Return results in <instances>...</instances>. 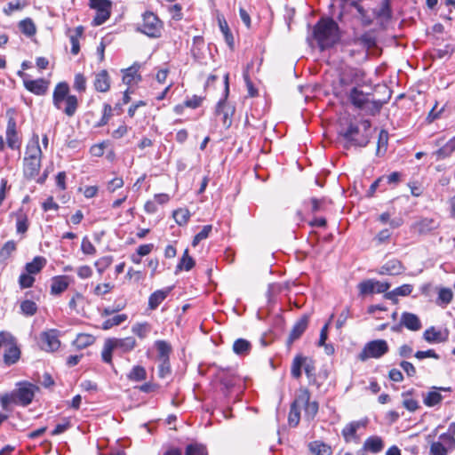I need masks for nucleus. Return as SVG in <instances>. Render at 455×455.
Wrapping results in <instances>:
<instances>
[{"label": "nucleus", "mask_w": 455, "mask_h": 455, "mask_svg": "<svg viewBox=\"0 0 455 455\" xmlns=\"http://www.w3.org/2000/svg\"><path fill=\"white\" fill-rule=\"evenodd\" d=\"M313 37L321 51L332 47L339 40V26L331 18H322L314 26Z\"/></svg>", "instance_id": "1"}, {"label": "nucleus", "mask_w": 455, "mask_h": 455, "mask_svg": "<svg viewBox=\"0 0 455 455\" xmlns=\"http://www.w3.org/2000/svg\"><path fill=\"white\" fill-rule=\"evenodd\" d=\"M41 157L42 150L36 137L35 140L28 144L23 160V173L27 179L31 180L38 176L41 168Z\"/></svg>", "instance_id": "2"}, {"label": "nucleus", "mask_w": 455, "mask_h": 455, "mask_svg": "<svg viewBox=\"0 0 455 455\" xmlns=\"http://www.w3.org/2000/svg\"><path fill=\"white\" fill-rule=\"evenodd\" d=\"M389 351V347L385 339H374L367 342L358 354L357 359L366 362L369 359H379Z\"/></svg>", "instance_id": "3"}, {"label": "nucleus", "mask_w": 455, "mask_h": 455, "mask_svg": "<svg viewBox=\"0 0 455 455\" xmlns=\"http://www.w3.org/2000/svg\"><path fill=\"white\" fill-rule=\"evenodd\" d=\"M162 21L152 12H146L142 15V22L139 30L149 37L156 38L161 36Z\"/></svg>", "instance_id": "4"}, {"label": "nucleus", "mask_w": 455, "mask_h": 455, "mask_svg": "<svg viewBox=\"0 0 455 455\" xmlns=\"http://www.w3.org/2000/svg\"><path fill=\"white\" fill-rule=\"evenodd\" d=\"M341 135L351 145L357 147H366L370 141V136L367 133L360 135L359 127L352 124L341 132Z\"/></svg>", "instance_id": "5"}, {"label": "nucleus", "mask_w": 455, "mask_h": 455, "mask_svg": "<svg viewBox=\"0 0 455 455\" xmlns=\"http://www.w3.org/2000/svg\"><path fill=\"white\" fill-rule=\"evenodd\" d=\"M36 390H37V387L31 383L20 384L19 387L13 390L17 404L21 406L30 404L35 396Z\"/></svg>", "instance_id": "6"}, {"label": "nucleus", "mask_w": 455, "mask_h": 455, "mask_svg": "<svg viewBox=\"0 0 455 455\" xmlns=\"http://www.w3.org/2000/svg\"><path fill=\"white\" fill-rule=\"evenodd\" d=\"M389 288V283L380 282L374 279H368L363 282H361L358 284V289L361 295L383 293L386 292Z\"/></svg>", "instance_id": "7"}, {"label": "nucleus", "mask_w": 455, "mask_h": 455, "mask_svg": "<svg viewBox=\"0 0 455 455\" xmlns=\"http://www.w3.org/2000/svg\"><path fill=\"white\" fill-rule=\"evenodd\" d=\"M225 98L222 100H220L217 107H216V113L218 115H223V124L226 127H229L232 124L231 119L229 118L230 115H233L234 113V108L228 106L227 104V97L228 94V74L225 75Z\"/></svg>", "instance_id": "8"}, {"label": "nucleus", "mask_w": 455, "mask_h": 455, "mask_svg": "<svg viewBox=\"0 0 455 455\" xmlns=\"http://www.w3.org/2000/svg\"><path fill=\"white\" fill-rule=\"evenodd\" d=\"M40 339L41 347L45 351H55L60 346L58 331L54 329L44 331L41 334Z\"/></svg>", "instance_id": "9"}, {"label": "nucleus", "mask_w": 455, "mask_h": 455, "mask_svg": "<svg viewBox=\"0 0 455 455\" xmlns=\"http://www.w3.org/2000/svg\"><path fill=\"white\" fill-rule=\"evenodd\" d=\"M68 84L65 82L59 83L52 94V102L57 109H62V104L64 100L70 95Z\"/></svg>", "instance_id": "10"}, {"label": "nucleus", "mask_w": 455, "mask_h": 455, "mask_svg": "<svg viewBox=\"0 0 455 455\" xmlns=\"http://www.w3.org/2000/svg\"><path fill=\"white\" fill-rule=\"evenodd\" d=\"M404 267L402 262L396 259L387 260L384 265L378 270L379 275H397L403 273Z\"/></svg>", "instance_id": "11"}, {"label": "nucleus", "mask_w": 455, "mask_h": 455, "mask_svg": "<svg viewBox=\"0 0 455 455\" xmlns=\"http://www.w3.org/2000/svg\"><path fill=\"white\" fill-rule=\"evenodd\" d=\"M7 145L12 149L20 148V143L16 132V122L13 117H10L6 128Z\"/></svg>", "instance_id": "12"}, {"label": "nucleus", "mask_w": 455, "mask_h": 455, "mask_svg": "<svg viewBox=\"0 0 455 455\" xmlns=\"http://www.w3.org/2000/svg\"><path fill=\"white\" fill-rule=\"evenodd\" d=\"M401 324L411 331H419L422 327L419 316L413 313L403 312L401 315Z\"/></svg>", "instance_id": "13"}, {"label": "nucleus", "mask_w": 455, "mask_h": 455, "mask_svg": "<svg viewBox=\"0 0 455 455\" xmlns=\"http://www.w3.org/2000/svg\"><path fill=\"white\" fill-rule=\"evenodd\" d=\"M23 84L28 91L36 95H44L48 88V83L43 78L36 80L24 79Z\"/></svg>", "instance_id": "14"}, {"label": "nucleus", "mask_w": 455, "mask_h": 455, "mask_svg": "<svg viewBox=\"0 0 455 455\" xmlns=\"http://www.w3.org/2000/svg\"><path fill=\"white\" fill-rule=\"evenodd\" d=\"M383 448L384 442L382 438L378 435H371L364 441L363 448L360 449V451H364L365 453L370 451L376 454L380 452Z\"/></svg>", "instance_id": "15"}, {"label": "nucleus", "mask_w": 455, "mask_h": 455, "mask_svg": "<svg viewBox=\"0 0 455 455\" xmlns=\"http://www.w3.org/2000/svg\"><path fill=\"white\" fill-rule=\"evenodd\" d=\"M110 342L114 348L120 350L122 353H128L136 347V340L133 337H126L123 339L110 338Z\"/></svg>", "instance_id": "16"}, {"label": "nucleus", "mask_w": 455, "mask_h": 455, "mask_svg": "<svg viewBox=\"0 0 455 455\" xmlns=\"http://www.w3.org/2000/svg\"><path fill=\"white\" fill-rule=\"evenodd\" d=\"M307 325L308 316L305 315L293 325L288 338V342L292 343L294 340L298 339L307 330Z\"/></svg>", "instance_id": "17"}, {"label": "nucleus", "mask_w": 455, "mask_h": 455, "mask_svg": "<svg viewBox=\"0 0 455 455\" xmlns=\"http://www.w3.org/2000/svg\"><path fill=\"white\" fill-rule=\"evenodd\" d=\"M423 339L428 343L444 342L448 339V331L442 332L432 326L424 331Z\"/></svg>", "instance_id": "18"}, {"label": "nucleus", "mask_w": 455, "mask_h": 455, "mask_svg": "<svg viewBox=\"0 0 455 455\" xmlns=\"http://www.w3.org/2000/svg\"><path fill=\"white\" fill-rule=\"evenodd\" d=\"M350 102L357 108H363L368 103V95L365 94L363 91L358 90L356 87H354L348 95Z\"/></svg>", "instance_id": "19"}, {"label": "nucleus", "mask_w": 455, "mask_h": 455, "mask_svg": "<svg viewBox=\"0 0 455 455\" xmlns=\"http://www.w3.org/2000/svg\"><path fill=\"white\" fill-rule=\"evenodd\" d=\"M172 288L168 287L163 290H157L154 291L148 299V307L152 310L157 308V307L166 299L168 294L171 292Z\"/></svg>", "instance_id": "20"}, {"label": "nucleus", "mask_w": 455, "mask_h": 455, "mask_svg": "<svg viewBox=\"0 0 455 455\" xmlns=\"http://www.w3.org/2000/svg\"><path fill=\"white\" fill-rule=\"evenodd\" d=\"M439 226L438 222L432 218H424L414 224V228L419 234H427L435 230Z\"/></svg>", "instance_id": "21"}, {"label": "nucleus", "mask_w": 455, "mask_h": 455, "mask_svg": "<svg viewBox=\"0 0 455 455\" xmlns=\"http://www.w3.org/2000/svg\"><path fill=\"white\" fill-rule=\"evenodd\" d=\"M94 87L98 92H106L109 90L110 80L107 70H101L95 76Z\"/></svg>", "instance_id": "22"}, {"label": "nucleus", "mask_w": 455, "mask_h": 455, "mask_svg": "<svg viewBox=\"0 0 455 455\" xmlns=\"http://www.w3.org/2000/svg\"><path fill=\"white\" fill-rule=\"evenodd\" d=\"M68 287V277L65 275H59L52 278L51 284V293L59 295L67 290Z\"/></svg>", "instance_id": "23"}, {"label": "nucleus", "mask_w": 455, "mask_h": 455, "mask_svg": "<svg viewBox=\"0 0 455 455\" xmlns=\"http://www.w3.org/2000/svg\"><path fill=\"white\" fill-rule=\"evenodd\" d=\"M308 450L314 455H331V448L322 441H313L308 443Z\"/></svg>", "instance_id": "24"}, {"label": "nucleus", "mask_w": 455, "mask_h": 455, "mask_svg": "<svg viewBox=\"0 0 455 455\" xmlns=\"http://www.w3.org/2000/svg\"><path fill=\"white\" fill-rule=\"evenodd\" d=\"M251 350V344L245 339H237L233 343V352L240 356H244L250 354Z\"/></svg>", "instance_id": "25"}, {"label": "nucleus", "mask_w": 455, "mask_h": 455, "mask_svg": "<svg viewBox=\"0 0 455 455\" xmlns=\"http://www.w3.org/2000/svg\"><path fill=\"white\" fill-rule=\"evenodd\" d=\"M392 0H382L380 8L373 10V13L377 19H382L384 20H389L392 18Z\"/></svg>", "instance_id": "26"}, {"label": "nucleus", "mask_w": 455, "mask_h": 455, "mask_svg": "<svg viewBox=\"0 0 455 455\" xmlns=\"http://www.w3.org/2000/svg\"><path fill=\"white\" fill-rule=\"evenodd\" d=\"M152 331V325L148 322L136 323L132 327V332L139 339H146Z\"/></svg>", "instance_id": "27"}, {"label": "nucleus", "mask_w": 455, "mask_h": 455, "mask_svg": "<svg viewBox=\"0 0 455 455\" xmlns=\"http://www.w3.org/2000/svg\"><path fill=\"white\" fill-rule=\"evenodd\" d=\"M45 264L46 259L44 257L36 256L31 262L26 264L25 268L29 275H36L42 270Z\"/></svg>", "instance_id": "28"}, {"label": "nucleus", "mask_w": 455, "mask_h": 455, "mask_svg": "<svg viewBox=\"0 0 455 455\" xmlns=\"http://www.w3.org/2000/svg\"><path fill=\"white\" fill-rule=\"evenodd\" d=\"M95 341L94 336L87 333H79L76 339L73 341L74 346L78 349H84Z\"/></svg>", "instance_id": "29"}, {"label": "nucleus", "mask_w": 455, "mask_h": 455, "mask_svg": "<svg viewBox=\"0 0 455 455\" xmlns=\"http://www.w3.org/2000/svg\"><path fill=\"white\" fill-rule=\"evenodd\" d=\"M306 357L307 356L300 355H298L294 357L291 368V374L294 379H299L301 377V368H304Z\"/></svg>", "instance_id": "30"}, {"label": "nucleus", "mask_w": 455, "mask_h": 455, "mask_svg": "<svg viewBox=\"0 0 455 455\" xmlns=\"http://www.w3.org/2000/svg\"><path fill=\"white\" fill-rule=\"evenodd\" d=\"M20 356V349L16 346L11 345L4 355V362L7 365H12L18 362Z\"/></svg>", "instance_id": "31"}, {"label": "nucleus", "mask_w": 455, "mask_h": 455, "mask_svg": "<svg viewBox=\"0 0 455 455\" xmlns=\"http://www.w3.org/2000/svg\"><path fill=\"white\" fill-rule=\"evenodd\" d=\"M219 26L220 28V31L222 32L225 41L228 44V45L232 49L234 47V37L233 35L230 32V29L228 28V22L223 17H218Z\"/></svg>", "instance_id": "32"}, {"label": "nucleus", "mask_w": 455, "mask_h": 455, "mask_svg": "<svg viewBox=\"0 0 455 455\" xmlns=\"http://www.w3.org/2000/svg\"><path fill=\"white\" fill-rule=\"evenodd\" d=\"M195 266V260L188 255V250L186 249L182 258L176 267V273L181 270L189 271Z\"/></svg>", "instance_id": "33"}, {"label": "nucleus", "mask_w": 455, "mask_h": 455, "mask_svg": "<svg viewBox=\"0 0 455 455\" xmlns=\"http://www.w3.org/2000/svg\"><path fill=\"white\" fill-rule=\"evenodd\" d=\"M310 401V393L307 388H299L291 405L299 408L304 407Z\"/></svg>", "instance_id": "34"}, {"label": "nucleus", "mask_w": 455, "mask_h": 455, "mask_svg": "<svg viewBox=\"0 0 455 455\" xmlns=\"http://www.w3.org/2000/svg\"><path fill=\"white\" fill-rule=\"evenodd\" d=\"M66 107H62V111L68 116H73L77 109L78 106V100L76 96L70 95L68 98H67L64 100Z\"/></svg>", "instance_id": "35"}, {"label": "nucleus", "mask_w": 455, "mask_h": 455, "mask_svg": "<svg viewBox=\"0 0 455 455\" xmlns=\"http://www.w3.org/2000/svg\"><path fill=\"white\" fill-rule=\"evenodd\" d=\"M156 350L158 352L159 360L169 359V355L172 351L171 345L165 340H157L155 343Z\"/></svg>", "instance_id": "36"}, {"label": "nucleus", "mask_w": 455, "mask_h": 455, "mask_svg": "<svg viewBox=\"0 0 455 455\" xmlns=\"http://www.w3.org/2000/svg\"><path fill=\"white\" fill-rule=\"evenodd\" d=\"M84 28L79 26L76 28L75 33L70 36L71 53L74 55L78 54L80 51L79 38L82 36Z\"/></svg>", "instance_id": "37"}, {"label": "nucleus", "mask_w": 455, "mask_h": 455, "mask_svg": "<svg viewBox=\"0 0 455 455\" xmlns=\"http://www.w3.org/2000/svg\"><path fill=\"white\" fill-rule=\"evenodd\" d=\"M19 28L20 31L28 36H34L36 31L35 23L29 18L20 20L19 22Z\"/></svg>", "instance_id": "38"}, {"label": "nucleus", "mask_w": 455, "mask_h": 455, "mask_svg": "<svg viewBox=\"0 0 455 455\" xmlns=\"http://www.w3.org/2000/svg\"><path fill=\"white\" fill-rule=\"evenodd\" d=\"M16 230L18 234H24L28 228V217L22 211L16 213Z\"/></svg>", "instance_id": "39"}, {"label": "nucleus", "mask_w": 455, "mask_h": 455, "mask_svg": "<svg viewBox=\"0 0 455 455\" xmlns=\"http://www.w3.org/2000/svg\"><path fill=\"white\" fill-rule=\"evenodd\" d=\"M443 400V395L434 390V391H430L428 392L425 396H424V404L427 407H433V406H435L437 405L438 403H440Z\"/></svg>", "instance_id": "40"}, {"label": "nucleus", "mask_w": 455, "mask_h": 455, "mask_svg": "<svg viewBox=\"0 0 455 455\" xmlns=\"http://www.w3.org/2000/svg\"><path fill=\"white\" fill-rule=\"evenodd\" d=\"M127 320V315L120 314L114 315L111 318L105 320L102 323V329L108 330L114 326L120 325L122 323Z\"/></svg>", "instance_id": "41"}, {"label": "nucleus", "mask_w": 455, "mask_h": 455, "mask_svg": "<svg viewBox=\"0 0 455 455\" xmlns=\"http://www.w3.org/2000/svg\"><path fill=\"white\" fill-rule=\"evenodd\" d=\"M20 311L26 316H32L37 312V306L36 302L25 299L20 303Z\"/></svg>", "instance_id": "42"}, {"label": "nucleus", "mask_w": 455, "mask_h": 455, "mask_svg": "<svg viewBox=\"0 0 455 455\" xmlns=\"http://www.w3.org/2000/svg\"><path fill=\"white\" fill-rule=\"evenodd\" d=\"M127 377L132 381H141L146 379L147 372L144 367L137 365L132 369Z\"/></svg>", "instance_id": "43"}, {"label": "nucleus", "mask_w": 455, "mask_h": 455, "mask_svg": "<svg viewBox=\"0 0 455 455\" xmlns=\"http://www.w3.org/2000/svg\"><path fill=\"white\" fill-rule=\"evenodd\" d=\"M453 293L449 288H441L438 292L437 304L446 306L452 300Z\"/></svg>", "instance_id": "44"}, {"label": "nucleus", "mask_w": 455, "mask_h": 455, "mask_svg": "<svg viewBox=\"0 0 455 455\" xmlns=\"http://www.w3.org/2000/svg\"><path fill=\"white\" fill-rule=\"evenodd\" d=\"M114 350V346L110 342L109 339H106L101 352V357L104 363L109 364L112 363V353Z\"/></svg>", "instance_id": "45"}, {"label": "nucleus", "mask_w": 455, "mask_h": 455, "mask_svg": "<svg viewBox=\"0 0 455 455\" xmlns=\"http://www.w3.org/2000/svg\"><path fill=\"white\" fill-rule=\"evenodd\" d=\"M139 67L132 66L124 70L123 82L126 84H131L135 81V78L140 76L138 75Z\"/></svg>", "instance_id": "46"}, {"label": "nucleus", "mask_w": 455, "mask_h": 455, "mask_svg": "<svg viewBox=\"0 0 455 455\" xmlns=\"http://www.w3.org/2000/svg\"><path fill=\"white\" fill-rule=\"evenodd\" d=\"M190 217V213L187 209H178L173 212V218L180 226L185 225Z\"/></svg>", "instance_id": "47"}, {"label": "nucleus", "mask_w": 455, "mask_h": 455, "mask_svg": "<svg viewBox=\"0 0 455 455\" xmlns=\"http://www.w3.org/2000/svg\"><path fill=\"white\" fill-rule=\"evenodd\" d=\"M304 371L309 380V383H312L315 380V366L314 361L309 358L306 357L305 364H304Z\"/></svg>", "instance_id": "48"}, {"label": "nucleus", "mask_w": 455, "mask_h": 455, "mask_svg": "<svg viewBox=\"0 0 455 455\" xmlns=\"http://www.w3.org/2000/svg\"><path fill=\"white\" fill-rule=\"evenodd\" d=\"M185 455H208L205 446L198 443H191L186 447Z\"/></svg>", "instance_id": "49"}, {"label": "nucleus", "mask_w": 455, "mask_h": 455, "mask_svg": "<svg viewBox=\"0 0 455 455\" xmlns=\"http://www.w3.org/2000/svg\"><path fill=\"white\" fill-rule=\"evenodd\" d=\"M357 76V71L355 69H349L344 71L339 77V84L343 86L351 84L354 82V78Z\"/></svg>", "instance_id": "50"}, {"label": "nucleus", "mask_w": 455, "mask_h": 455, "mask_svg": "<svg viewBox=\"0 0 455 455\" xmlns=\"http://www.w3.org/2000/svg\"><path fill=\"white\" fill-rule=\"evenodd\" d=\"M112 110L113 109L111 105L108 103H105L103 105V115L100 121L95 124V127H102L106 125L108 123L110 117L112 116Z\"/></svg>", "instance_id": "51"}, {"label": "nucleus", "mask_w": 455, "mask_h": 455, "mask_svg": "<svg viewBox=\"0 0 455 455\" xmlns=\"http://www.w3.org/2000/svg\"><path fill=\"white\" fill-rule=\"evenodd\" d=\"M300 419V409L291 404L288 422L291 427H297Z\"/></svg>", "instance_id": "52"}, {"label": "nucleus", "mask_w": 455, "mask_h": 455, "mask_svg": "<svg viewBox=\"0 0 455 455\" xmlns=\"http://www.w3.org/2000/svg\"><path fill=\"white\" fill-rule=\"evenodd\" d=\"M388 141V132L386 130H381L379 133L377 155L380 154L381 149L386 152Z\"/></svg>", "instance_id": "53"}, {"label": "nucleus", "mask_w": 455, "mask_h": 455, "mask_svg": "<svg viewBox=\"0 0 455 455\" xmlns=\"http://www.w3.org/2000/svg\"><path fill=\"white\" fill-rule=\"evenodd\" d=\"M252 66L251 64H248L246 69L243 71V76L246 84V87L248 89V93L251 97H254L257 95V90L254 88L252 82L250 79L249 76V68Z\"/></svg>", "instance_id": "54"}, {"label": "nucleus", "mask_w": 455, "mask_h": 455, "mask_svg": "<svg viewBox=\"0 0 455 455\" xmlns=\"http://www.w3.org/2000/svg\"><path fill=\"white\" fill-rule=\"evenodd\" d=\"M113 258L111 256H105L95 261V267L100 274H102L111 264Z\"/></svg>", "instance_id": "55"}, {"label": "nucleus", "mask_w": 455, "mask_h": 455, "mask_svg": "<svg viewBox=\"0 0 455 455\" xmlns=\"http://www.w3.org/2000/svg\"><path fill=\"white\" fill-rule=\"evenodd\" d=\"M0 403H1L2 408L6 411H10V408H9L10 404H12V403L17 404V400H16L13 391L10 395L5 394V395H2L0 397Z\"/></svg>", "instance_id": "56"}, {"label": "nucleus", "mask_w": 455, "mask_h": 455, "mask_svg": "<svg viewBox=\"0 0 455 455\" xmlns=\"http://www.w3.org/2000/svg\"><path fill=\"white\" fill-rule=\"evenodd\" d=\"M318 403L314 401V402H308V403H307L305 406H304V410H305V415L306 417L308 419H312L315 418V416L317 414L318 412Z\"/></svg>", "instance_id": "57"}, {"label": "nucleus", "mask_w": 455, "mask_h": 455, "mask_svg": "<svg viewBox=\"0 0 455 455\" xmlns=\"http://www.w3.org/2000/svg\"><path fill=\"white\" fill-rule=\"evenodd\" d=\"M110 16V10H100L96 11V15L92 20L94 26H100L103 24Z\"/></svg>", "instance_id": "58"}, {"label": "nucleus", "mask_w": 455, "mask_h": 455, "mask_svg": "<svg viewBox=\"0 0 455 455\" xmlns=\"http://www.w3.org/2000/svg\"><path fill=\"white\" fill-rule=\"evenodd\" d=\"M16 250V243L14 241L6 242L0 250V258L7 259Z\"/></svg>", "instance_id": "59"}, {"label": "nucleus", "mask_w": 455, "mask_h": 455, "mask_svg": "<svg viewBox=\"0 0 455 455\" xmlns=\"http://www.w3.org/2000/svg\"><path fill=\"white\" fill-rule=\"evenodd\" d=\"M90 6L96 11L110 10L111 3L108 0H90Z\"/></svg>", "instance_id": "60"}, {"label": "nucleus", "mask_w": 455, "mask_h": 455, "mask_svg": "<svg viewBox=\"0 0 455 455\" xmlns=\"http://www.w3.org/2000/svg\"><path fill=\"white\" fill-rule=\"evenodd\" d=\"M34 282L35 278L32 276V275H29L28 272L23 273L20 275L19 284L22 289L31 287Z\"/></svg>", "instance_id": "61"}, {"label": "nucleus", "mask_w": 455, "mask_h": 455, "mask_svg": "<svg viewBox=\"0 0 455 455\" xmlns=\"http://www.w3.org/2000/svg\"><path fill=\"white\" fill-rule=\"evenodd\" d=\"M360 43L366 48L370 49L376 45V38L370 33L362 35L359 38Z\"/></svg>", "instance_id": "62"}, {"label": "nucleus", "mask_w": 455, "mask_h": 455, "mask_svg": "<svg viewBox=\"0 0 455 455\" xmlns=\"http://www.w3.org/2000/svg\"><path fill=\"white\" fill-rule=\"evenodd\" d=\"M430 455H447V449L440 442H434L430 446Z\"/></svg>", "instance_id": "63"}, {"label": "nucleus", "mask_w": 455, "mask_h": 455, "mask_svg": "<svg viewBox=\"0 0 455 455\" xmlns=\"http://www.w3.org/2000/svg\"><path fill=\"white\" fill-rule=\"evenodd\" d=\"M356 431L357 429L352 422L347 424L342 430V435L345 441L349 442L353 437H355Z\"/></svg>", "instance_id": "64"}]
</instances>
